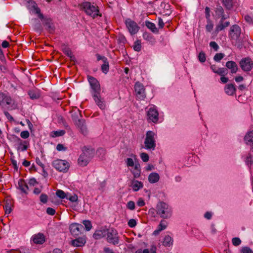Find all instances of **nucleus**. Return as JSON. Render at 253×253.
Here are the masks:
<instances>
[{"label": "nucleus", "mask_w": 253, "mask_h": 253, "mask_svg": "<svg viewBox=\"0 0 253 253\" xmlns=\"http://www.w3.org/2000/svg\"><path fill=\"white\" fill-rule=\"evenodd\" d=\"M93 100L99 108L102 110L106 109V105L104 98H101L100 93L92 95Z\"/></svg>", "instance_id": "f3484780"}, {"label": "nucleus", "mask_w": 253, "mask_h": 253, "mask_svg": "<svg viewBox=\"0 0 253 253\" xmlns=\"http://www.w3.org/2000/svg\"><path fill=\"white\" fill-rule=\"evenodd\" d=\"M29 135V132L27 130L22 131L20 133V136L23 139H26L28 138Z\"/></svg>", "instance_id": "4d7b16f0"}, {"label": "nucleus", "mask_w": 253, "mask_h": 253, "mask_svg": "<svg viewBox=\"0 0 253 253\" xmlns=\"http://www.w3.org/2000/svg\"><path fill=\"white\" fill-rule=\"evenodd\" d=\"M11 98L9 96L0 92V105H10Z\"/></svg>", "instance_id": "412c9836"}, {"label": "nucleus", "mask_w": 253, "mask_h": 253, "mask_svg": "<svg viewBox=\"0 0 253 253\" xmlns=\"http://www.w3.org/2000/svg\"><path fill=\"white\" fill-rule=\"evenodd\" d=\"M173 244L172 238L169 235L165 237L163 245L165 247H170Z\"/></svg>", "instance_id": "2f4dec72"}, {"label": "nucleus", "mask_w": 253, "mask_h": 253, "mask_svg": "<svg viewBox=\"0 0 253 253\" xmlns=\"http://www.w3.org/2000/svg\"><path fill=\"white\" fill-rule=\"evenodd\" d=\"M205 16L207 20L210 19V9L209 7L205 8Z\"/></svg>", "instance_id": "338daca9"}, {"label": "nucleus", "mask_w": 253, "mask_h": 253, "mask_svg": "<svg viewBox=\"0 0 253 253\" xmlns=\"http://www.w3.org/2000/svg\"><path fill=\"white\" fill-rule=\"evenodd\" d=\"M244 140L246 144L253 145V130L248 131L244 137Z\"/></svg>", "instance_id": "a878e982"}, {"label": "nucleus", "mask_w": 253, "mask_h": 253, "mask_svg": "<svg viewBox=\"0 0 253 253\" xmlns=\"http://www.w3.org/2000/svg\"><path fill=\"white\" fill-rule=\"evenodd\" d=\"M54 133V135H53V137H58V136H61L63 135L65 133V131L62 130H58V131H55L53 132Z\"/></svg>", "instance_id": "864d4df0"}, {"label": "nucleus", "mask_w": 253, "mask_h": 253, "mask_svg": "<svg viewBox=\"0 0 253 253\" xmlns=\"http://www.w3.org/2000/svg\"><path fill=\"white\" fill-rule=\"evenodd\" d=\"M246 162L248 165H251L253 163V158L251 154H249L247 157Z\"/></svg>", "instance_id": "052dcab7"}, {"label": "nucleus", "mask_w": 253, "mask_h": 253, "mask_svg": "<svg viewBox=\"0 0 253 253\" xmlns=\"http://www.w3.org/2000/svg\"><path fill=\"white\" fill-rule=\"evenodd\" d=\"M109 62L107 60L103 62V64L101 65V71L103 73L106 74L109 71Z\"/></svg>", "instance_id": "58836bf2"}, {"label": "nucleus", "mask_w": 253, "mask_h": 253, "mask_svg": "<svg viewBox=\"0 0 253 253\" xmlns=\"http://www.w3.org/2000/svg\"><path fill=\"white\" fill-rule=\"evenodd\" d=\"M55 210L52 208L49 207L46 209V213L49 215H53L55 214Z\"/></svg>", "instance_id": "e2e57ef3"}, {"label": "nucleus", "mask_w": 253, "mask_h": 253, "mask_svg": "<svg viewBox=\"0 0 253 253\" xmlns=\"http://www.w3.org/2000/svg\"><path fill=\"white\" fill-rule=\"evenodd\" d=\"M87 79L91 86L92 95L100 93L101 89L98 81L92 76H88Z\"/></svg>", "instance_id": "1a4fd4ad"}, {"label": "nucleus", "mask_w": 253, "mask_h": 253, "mask_svg": "<svg viewBox=\"0 0 253 253\" xmlns=\"http://www.w3.org/2000/svg\"><path fill=\"white\" fill-rule=\"evenodd\" d=\"M18 188H19V189L20 190V191L22 193H23L26 195L28 194V191L29 190V187H28L27 184L26 183V182H25V181L24 179H20L18 180Z\"/></svg>", "instance_id": "4be33fe9"}, {"label": "nucleus", "mask_w": 253, "mask_h": 253, "mask_svg": "<svg viewBox=\"0 0 253 253\" xmlns=\"http://www.w3.org/2000/svg\"><path fill=\"white\" fill-rule=\"evenodd\" d=\"M126 165L128 167H133L134 164L132 159L127 158L126 159Z\"/></svg>", "instance_id": "774afa93"}, {"label": "nucleus", "mask_w": 253, "mask_h": 253, "mask_svg": "<svg viewBox=\"0 0 253 253\" xmlns=\"http://www.w3.org/2000/svg\"><path fill=\"white\" fill-rule=\"evenodd\" d=\"M28 95L30 98L32 99H38L39 98V94L35 92L34 90H29L28 91Z\"/></svg>", "instance_id": "a19ab883"}, {"label": "nucleus", "mask_w": 253, "mask_h": 253, "mask_svg": "<svg viewBox=\"0 0 253 253\" xmlns=\"http://www.w3.org/2000/svg\"><path fill=\"white\" fill-rule=\"evenodd\" d=\"M133 49L136 51H140L141 49V42L139 40L136 41L133 46Z\"/></svg>", "instance_id": "ea45409f"}, {"label": "nucleus", "mask_w": 253, "mask_h": 253, "mask_svg": "<svg viewBox=\"0 0 253 253\" xmlns=\"http://www.w3.org/2000/svg\"><path fill=\"white\" fill-rule=\"evenodd\" d=\"M143 183L138 180H134L132 183V188L134 191H137L143 187Z\"/></svg>", "instance_id": "7c9ffc66"}, {"label": "nucleus", "mask_w": 253, "mask_h": 253, "mask_svg": "<svg viewBox=\"0 0 253 253\" xmlns=\"http://www.w3.org/2000/svg\"><path fill=\"white\" fill-rule=\"evenodd\" d=\"M140 158L144 162H147L149 160V155L144 152L140 154Z\"/></svg>", "instance_id": "8fccbe9b"}, {"label": "nucleus", "mask_w": 253, "mask_h": 253, "mask_svg": "<svg viewBox=\"0 0 253 253\" xmlns=\"http://www.w3.org/2000/svg\"><path fill=\"white\" fill-rule=\"evenodd\" d=\"M210 46L215 51H217L218 50L219 46L215 42H211L210 43Z\"/></svg>", "instance_id": "5fc2aeb1"}, {"label": "nucleus", "mask_w": 253, "mask_h": 253, "mask_svg": "<svg viewBox=\"0 0 253 253\" xmlns=\"http://www.w3.org/2000/svg\"><path fill=\"white\" fill-rule=\"evenodd\" d=\"M63 52L67 55L68 57H69L70 55L71 56V54H72V51L71 49L67 47H65L63 49Z\"/></svg>", "instance_id": "680f3d73"}, {"label": "nucleus", "mask_w": 253, "mask_h": 253, "mask_svg": "<svg viewBox=\"0 0 253 253\" xmlns=\"http://www.w3.org/2000/svg\"><path fill=\"white\" fill-rule=\"evenodd\" d=\"M86 243V239L84 236L76 238L72 241V245L74 247H83Z\"/></svg>", "instance_id": "5701e85b"}, {"label": "nucleus", "mask_w": 253, "mask_h": 253, "mask_svg": "<svg viewBox=\"0 0 253 253\" xmlns=\"http://www.w3.org/2000/svg\"><path fill=\"white\" fill-rule=\"evenodd\" d=\"M126 206L127 208L130 210H133L135 209V203L133 201H129L127 203Z\"/></svg>", "instance_id": "6e6d98bb"}, {"label": "nucleus", "mask_w": 253, "mask_h": 253, "mask_svg": "<svg viewBox=\"0 0 253 253\" xmlns=\"http://www.w3.org/2000/svg\"><path fill=\"white\" fill-rule=\"evenodd\" d=\"M93 149L87 148L84 146L83 149V153L78 158V165L81 167L86 166L88 164L90 159L93 157Z\"/></svg>", "instance_id": "f03ea898"}, {"label": "nucleus", "mask_w": 253, "mask_h": 253, "mask_svg": "<svg viewBox=\"0 0 253 253\" xmlns=\"http://www.w3.org/2000/svg\"><path fill=\"white\" fill-rule=\"evenodd\" d=\"M72 115V119L74 124L77 123L78 120H81L82 119H80L79 117H82L81 112L79 109L76 110H73L71 112Z\"/></svg>", "instance_id": "bb28decb"}, {"label": "nucleus", "mask_w": 253, "mask_h": 253, "mask_svg": "<svg viewBox=\"0 0 253 253\" xmlns=\"http://www.w3.org/2000/svg\"><path fill=\"white\" fill-rule=\"evenodd\" d=\"M228 73V70L226 68H219L216 71V74L220 76H225Z\"/></svg>", "instance_id": "e433bc0d"}, {"label": "nucleus", "mask_w": 253, "mask_h": 253, "mask_svg": "<svg viewBox=\"0 0 253 253\" xmlns=\"http://www.w3.org/2000/svg\"><path fill=\"white\" fill-rule=\"evenodd\" d=\"M242 253H253V251L248 247H243L241 250Z\"/></svg>", "instance_id": "13d9d810"}, {"label": "nucleus", "mask_w": 253, "mask_h": 253, "mask_svg": "<svg viewBox=\"0 0 253 253\" xmlns=\"http://www.w3.org/2000/svg\"><path fill=\"white\" fill-rule=\"evenodd\" d=\"M241 69L245 72L250 71L253 67V62L250 58H243L240 61Z\"/></svg>", "instance_id": "f8f14e48"}, {"label": "nucleus", "mask_w": 253, "mask_h": 253, "mask_svg": "<svg viewBox=\"0 0 253 253\" xmlns=\"http://www.w3.org/2000/svg\"><path fill=\"white\" fill-rule=\"evenodd\" d=\"M35 21L37 22L34 25V29L36 31L40 33L43 29L42 27L40 21H38L37 19L35 20Z\"/></svg>", "instance_id": "37998d69"}, {"label": "nucleus", "mask_w": 253, "mask_h": 253, "mask_svg": "<svg viewBox=\"0 0 253 253\" xmlns=\"http://www.w3.org/2000/svg\"><path fill=\"white\" fill-rule=\"evenodd\" d=\"M84 228L83 225L76 223H72L70 226V232L75 237L79 236Z\"/></svg>", "instance_id": "2eb2a0df"}, {"label": "nucleus", "mask_w": 253, "mask_h": 253, "mask_svg": "<svg viewBox=\"0 0 253 253\" xmlns=\"http://www.w3.org/2000/svg\"><path fill=\"white\" fill-rule=\"evenodd\" d=\"M145 25H146V27L148 29H150L152 32H153L154 33H158V30L157 28H156V25L154 23H153L151 22L147 21L145 22Z\"/></svg>", "instance_id": "473e14b6"}, {"label": "nucleus", "mask_w": 253, "mask_h": 253, "mask_svg": "<svg viewBox=\"0 0 253 253\" xmlns=\"http://www.w3.org/2000/svg\"><path fill=\"white\" fill-rule=\"evenodd\" d=\"M157 213L163 218H168L171 215V211L169 205L163 202L159 203L156 207Z\"/></svg>", "instance_id": "20e7f679"}, {"label": "nucleus", "mask_w": 253, "mask_h": 253, "mask_svg": "<svg viewBox=\"0 0 253 253\" xmlns=\"http://www.w3.org/2000/svg\"><path fill=\"white\" fill-rule=\"evenodd\" d=\"M226 68L230 69L232 74L236 73L238 70V67L236 63L233 61H229L226 63Z\"/></svg>", "instance_id": "b1692460"}, {"label": "nucleus", "mask_w": 253, "mask_h": 253, "mask_svg": "<svg viewBox=\"0 0 253 253\" xmlns=\"http://www.w3.org/2000/svg\"><path fill=\"white\" fill-rule=\"evenodd\" d=\"M126 25L131 35H134L139 31V27L137 23L130 19L126 20Z\"/></svg>", "instance_id": "ddd939ff"}, {"label": "nucleus", "mask_w": 253, "mask_h": 253, "mask_svg": "<svg viewBox=\"0 0 253 253\" xmlns=\"http://www.w3.org/2000/svg\"><path fill=\"white\" fill-rule=\"evenodd\" d=\"M74 124L81 134L84 136H86L88 134L89 130L84 119H82L81 120H78L77 123Z\"/></svg>", "instance_id": "9b49d317"}, {"label": "nucleus", "mask_w": 253, "mask_h": 253, "mask_svg": "<svg viewBox=\"0 0 253 253\" xmlns=\"http://www.w3.org/2000/svg\"><path fill=\"white\" fill-rule=\"evenodd\" d=\"M224 90L229 95H233L235 93L236 88L234 84H230L225 85Z\"/></svg>", "instance_id": "393cba45"}, {"label": "nucleus", "mask_w": 253, "mask_h": 253, "mask_svg": "<svg viewBox=\"0 0 253 253\" xmlns=\"http://www.w3.org/2000/svg\"><path fill=\"white\" fill-rule=\"evenodd\" d=\"M167 226V222L164 220H161L160 224L158 226V228L160 229V230L162 231L166 228Z\"/></svg>", "instance_id": "a18cd8bd"}, {"label": "nucleus", "mask_w": 253, "mask_h": 253, "mask_svg": "<svg viewBox=\"0 0 253 253\" xmlns=\"http://www.w3.org/2000/svg\"><path fill=\"white\" fill-rule=\"evenodd\" d=\"M32 239L33 242L36 244H42L45 242L44 236L41 233L34 235Z\"/></svg>", "instance_id": "aec40b11"}, {"label": "nucleus", "mask_w": 253, "mask_h": 253, "mask_svg": "<svg viewBox=\"0 0 253 253\" xmlns=\"http://www.w3.org/2000/svg\"><path fill=\"white\" fill-rule=\"evenodd\" d=\"M198 59L202 62H205L206 61V54L203 51H201L198 55Z\"/></svg>", "instance_id": "09e8293b"}, {"label": "nucleus", "mask_w": 253, "mask_h": 253, "mask_svg": "<svg viewBox=\"0 0 253 253\" xmlns=\"http://www.w3.org/2000/svg\"><path fill=\"white\" fill-rule=\"evenodd\" d=\"M133 176L135 178H138L140 175L141 169L139 164H135L134 169L132 172Z\"/></svg>", "instance_id": "72a5a7b5"}, {"label": "nucleus", "mask_w": 253, "mask_h": 253, "mask_svg": "<svg viewBox=\"0 0 253 253\" xmlns=\"http://www.w3.org/2000/svg\"><path fill=\"white\" fill-rule=\"evenodd\" d=\"M155 134L152 131H148L146 134L144 141L145 147L147 149L154 150L156 147V143L154 138Z\"/></svg>", "instance_id": "423d86ee"}, {"label": "nucleus", "mask_w": 253, "mask_h": 253, "mask_svg": "<svg viewBox=\"0 0 253 253\" xmlns=\"http://www.w3.org/2000/svg\"><path fill=\"white\" fill-rule=\"evenodd\" d=\"M214 11L216 14V16L217 18H219V16H222V15L224 13V10L223 7L220 5H217L215 8Z\"/></svg>", "instance_id": "c9c22d12"}, {"label": "nucleus", "mask_w": 253, "mask_h": 253, "mask_svg": "<svg viewBox=\"0 0 253 253\" xmlns=\"http://www.w3.org/2000/svg\"><path fill=\"white\" fill-rule=\"evenodd\" d=\"M80 7L87 15L90 16L93 18H95L97 16H101V14H99L98 6L89 2H83L81 4Z\"/></svg>", "instance_id": "7ed1b4c3"}, {"label": "nucleus", "mask_w": 253, "mask_h": 253, "mask_svg": "<svg viewBox=\"0 0 253 253\" xmlns=\"http://www.w3.org/2000/svg\"><path fill=\"white\" fill-rule=\"evenodd\" d=\"M5 209V212L6 214H9L11 211V204L8 203V200L6 201L5 206L4 207Z\"/></svg>", "instance_id": "49530a36"}, {"label": "nucleus", "mask_w": 253, "mask_h": 253, "mask_svg": "<svg viewBox=\"0 0 253 253\" xmlns=\"http://www.w3.org/2000/svg\"><path fill=\"white\" fill-rule=\"evenodd\" d=\"M39 18L41 20L43 25L46 27V29L49 33H53L55 30V27L51 18L44 17L42 13L38 15Z\"/></svg>", "instance_id": "6e6552de"}, {"label": "nucleus", "mask_w": 253, "mask_h": 253, "mask_svg": "<svg viewBox=\"0 0 253 253\" xmlns=\"http://www.w3.org/2000/svg\"><path fill=\"white\" fill-rule=\"evenodd\" d=\"M159 175L156 172H152L150 174L148 177L149 181L151 183H154L159 180Z\"/></svg>", "instance_id": "c85d7f7f"}, {"label": "nucleus", "mask_w": 253, "mask_h": 253, "mask_svg": "<svg viewBox=\"0 0 253 253\" xmlns=\"http://www.w3.org/2000/svg\"><path fill=\"white\" fill-rule=\"evenodd\" d=\"M87 231H89L92 228V224L89 220H84L83 222Z\"/></svg>", "instance_id": "de8ad7c7"}, {"label": "nucleus", "mask_w": 253, "mask_h": 253, "mask_svg": "<svg viewBox=\"0 0 253 253\" xmlns=\"http://www.w3.org/2000/svg\"><path fill=\"white\" fill-rule=\"evenodd\" d=\"M225 54L222 53H218L215 54L213 57L214 61L216 62H220V60L224 58Z\"/></svg>", "instance_id": "c03bdc74"}, {"label": "nucleus", "mask_w": 253, "mask_h": 253, "mask_svg": "<svg viewBox=\"0 0 253 253\" xmlns=\"http://www.w3.org/2000/svg\"><path fill=\"white\" fill-rule=\"evenodd\" d=\"M53 167L57 170L66 172L70 168V164L65 160H55L52 162Z\"/></svg>", "instance_id": "0eeeda50"}, {"label": "nucleus", "mask_w": 253, "mask_h": 253, "mask_svg": "<svg viewBox=\"0 0 253 253\" xmlns=\"http://www.w3.org/2000/svg\"><path fill=\"white\" fill-rule=\"evenodd\" d=\"M27 1L26 6L30 10L35 13L40 14L41 13L40 9L38 7L36 3L32 0H26Z\"/></svg>", "instance_id": "6ab92c4d"}, {"label": "nucleus", "mask_w": 253, "mask_h": 253, "mask_svg": "<svg viewBox=\"0 0 253 253\" xmlns=\"http://www.w3.org/2000/svg\"><path fill=\"white\" fill-rule=\"evenodd\" d=\"M106 241L114 245H117L119 243V237L117 231L113 228H108L106 235Z\"/></svg>", "instance_id": "39448f33"}, {"label": "nucleus", "mask_w": 253, "mask_h": 253, "mask_svg": "<svg viewBox=\"0 0 253 253\" xmlns=\"http://www.w3.org/2000/svg\"><path fill=\"white\" fill-rule=\"evenodd\" d=\"M108 228L106 227H102L99 229L96 230L93 235V238L96 240L100 239L107 235Z\"/></svg>", "instance_id": "a211bd4d"}, {"label": "nucleus", "mask_w": 253, "mask_h": 253, "mask_svg": "<svg viewBox=\"0 0 253 253\" xmlns=\"http://www.w3.org/2000/svg\"><path fill=\"white\" fill-rule=\"evenodd\" d=\"M145 88L142 84L139 82L135 83L134 85V90L137 99L139 100H144L146 97Z\"/></svg>", "instance_id": "9d476101"}, {"label": "nucleus", "mask_w": 253, "mask_h": 253, "mask_svg": "<svg viewBox=\"0 0 253 253\" xmlns=\"http://www.w3.org/2000/svg\"><path fill=\"white\" fill-rule=\"evenodd\" d=\"M148 119L153 123H157L159 119V113L155 107H150L147 112Z\"/></svg>", "instance_id": "dca6fc26"}, {"label": "nucleus", "mask_w": 253, "mask_h": 253, "mask_svg": "<svg viewBox=\"0 0 253 253\" xmlns=\"http://www.w3.org/2000/svg\"><path fill=\"white\" fill-rule=\"evenodd\" d=\"M40 200L43 204L46 203L48 200V196L45 194H42L40 197Z\"/></svg>", "instance_id": "603ef678"}, {"label": "nucleus", "mask_w": 253, "mask_h": 253, "mask_svg": "<svg viewBox=\"0 0 253 253\" xmlns=\"http://www.w3.org/2000/svg\"><path fill=\"white\" fill-rule=\"evenodd\" d=\"M232 244L235 246H238L241 243V240L238 237L233 238L232 240Z\"/></svg>", "instance_id": "3c124183"}, {"label": "nucleus", "mask_w": 253, "mask_h": 253, "mask_svg": "<svg viewBox=\"0 0 253 253\" xmlns=\"http://www.w3.org/2000/svg\"><path fill=\"white\" fill-rule=\"evenodd\" d=\"M66 199H68L72 202H75L78 201V197L77 195L74 194V195L70 196L69 197L67 196Z\"/></svg>", "instance_id": "bf43d9fd"}, {"label": "nucleus", "mask_w": 253, "mask_h": 253, "mask_svg": "<svg viewBox=\"0 0 253 253\" xmlns=\"http://www.w3.org/2000/svg\"><path fill=\"white\" fill-rule=\"evenodd\" d=\"M213 28V24L211 19L207 20V25H206V31L211 32Z\"/></svg>", "instance_id": "4c0bfd02"}, {"label": "nucleus", "mask_w": 253, "mask_h": 253, "mask_svg": "<svg viewBox=\"0 0 253 253\" xmlns=\"http://www.w3.org/2000/svg\"><path fill=\"white\" fill-rule=\"evenodd\" d=\"M241 28L237 24L232 25L229 31V38L231 41H234L237 43H241L247 41L248 39L246 36L243 35L241 37Z\"/></svg>", "instance_id": "f257e3e1"}, {"label": "nucleus", "mask_w": 253, "mask_h": 253, "mask_svg": "<svg viewBox=\"0 0 253 253\" xmlns=\"http://www.w3.org/2000/svg\"><path fill=\"white\" fill-rule=\"evenodd\" d=\"M13 138L17 142V150L21 151H26L29 146V142L28 141L23 140L15 135H12Z\"/></svg>", "instance_id": "4468645a"}, {"label": "nucleus", "mask_w": 253, "mask_h": 253, "mask_svg": "<svg viewBox=\"0 0 253 253\" xmlns=\"http://www.w3.org/2000/svg\"><path fill=\"white\" fill-rule=\"evenodd\" d=\"M106 186V182L105 181L103 182H101L99 183L98 189L101 191L103 192Z\"/></svg>", "instance_id": "69168bd1"}, {"label": "nucleus", "mask_w": 253, "mask_h": 253, "mask_svg": "<svg viewBox=\"0 0 253 253\" xmlns=\"http://www.w3.org/2000/svg\"><path fill=\"white\" fill-rule=\"evenodd\" d=\"M56 194L57 197L62 199L66 198L67 196V194L61 190H57L56 192Z\"/></svg>", "instance_id": "79ce46f5"}, {"label": "nucleus", "mask_w": 253, "mask_h": 253, "mask_svg": "<svg viewBox=\"0 0 253 253\" xmlns=\"http://www.w3.org/2000/svg\"><path fill=\"white\" fill-rule=\"evenodd\" d=\"M222 2L227 9L230 10L233 8L236 1L235 0H222Z\"/></svg>", "instance_id": "c756f323"}, {"label": "nucleus", "mask_w": 253, "mask_h": 253, "mask_svg": "<svg viewBox=\"0 0 253 253\" xmlns=\"http://www.w3.org/2000/svg\"><path fill=\"white\" fill-rule=\"evenodd\" d=\"M143 38L149 42L151 43H153L155 42V39L154 37L150 33H144L143 34Z\"/></svg>", "instance_id": "f704fd0d"}, {"label": "nucleus", "mask_w": 253, "mask_h": 253, "mask_svg": "<svg viewBox=\"0 0 253 253\" xmlns=\"http://www.w3.org/2000/svg\"><path fill=\"white\" fill-rule=\"evenodd\" d=\"M230 25V22L229 21L219 22V23L216 26L215 32L218 33L219 32L223 30L225 28L228 27Z\"/></svg>", "instance_id": "cd10ccee"}, {"label": "nucleus", "mask_w": 253, "mask_h": 253, "mask_svg": "<svg viewBox=\"0 0 253 253\" xmlns=\"http://www.w3.org/2000/svg\"><path fill=\"white\" fill-rule=\"evenodd\" d=\"M128 225L130 227H134L136 225V221L134 219H130L128 222Z\"/></svg>", "instance_id": "0e129e2a"}]
</instances>
